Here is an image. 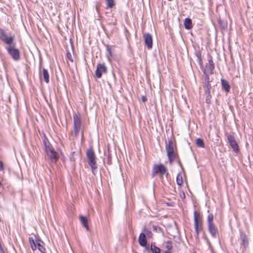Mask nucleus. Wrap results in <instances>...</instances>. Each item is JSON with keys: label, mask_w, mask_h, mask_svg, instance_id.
<instances>
[{"label": "nucleus", "mask_w": 253, "mask_h": 253, "mask_svg": "<svg viewBox=\"0 0 253 253\" xmlns=\"http://www.w3.org/2000/svg\"><path fill=\"white\" fill-rule=\"evenodd\" d=\"M107 69L104 64H98L97 65L95 75L98 78H101L102 73H107Z\"/></svg>", "instance_id": "10"}, {"label": "nucleus", "mask_w": 253, "mask_h": 253, "mask_svg": "<svg viewBox=\"0 0 253 253\" xmlns=\"http://www.w3.org/2000/svg\"><path fill=\"white\" fill-rule=\"evenodd\" d=\"M107 50L108 52L109 55L111 56V48L109 47L108 46L107 47Z\"/></svg>", "instance_id": "38"}, {"label": "nucleus", "mask_w": 253, "mask_h": 253, "mask_svg": "<svg viewBox=\"0 0 253 253\" xmlns=\"http://www.w3.org/2000/svg\"><path fill=\"white\" fill-rule=\"evenodd\" d=\"M178 164H179V165H180V167H182V165H181V164L180 161H178Z\"/></svg>", "instance_id": "42"}, {"label": "nucleus", "mask_w": 253, "mask_h": 253, "mask_svg": "<svg viewBox=\"0 0 253 253\" xmlns=\"http://www.w3.org/2000/svg\"><path fill=\"white\" fill-rule=\"evenodd\" d=\"M143 231L144 232V233L145 234L146 237L147 236L148 238H151L152 237V233L151 231L147 230L145 228H144Z\"/></svg>", "instance_id": "29"}, {"label": "nucleus", "mask_w": 253, "mask_h": 253, "mask_svg": "<svg viewBox=\"0 0 253 253\" xmlns=\"http://www.w3.org/2000/svg\"><path fill=\"white\" fill-rule=\"evenodd\" d=\"M42 75L44 82L46 83H49V74L48 71L45 68L42 69Z\"/></svg>", "instance_id": "23"}, {"label": "nucleus", "mask_w": 253, "mask_h": 253, "mask_svg": "<svg viewBox=\"0 0 253 253\" xmlns=\"http://www.w3.org/2000/svg\"><path fill=\"white\" fill-rule=\"evenodd\" d=\"M166 150L169 163L171 164L175 158V154L174 153V147L175 144L171 139H169L168 142H166Z\"/></svg>", "instance_id": "2"}, {"label": "nucleus", "mask_w": 253, "mask_h": 253, "mask_svg": "<svg viewBox=\"0 0 253 253\" xmlns=\"http://www.w3.org/2000/svg\"><path fill=\"white\" fill-rule=\"evenodd\" d=\"M240 239L241 240V247L242 249V251L244 252L246 249L249 247V238L246 234L242 231H240Z\"/></svg>", "instance_id": "7"}, {"label": "nucleus", "mask_w": 253, "mask_h": 253, "mask_svg": "<svg viewBox=\"0 0 253 253\" xmlns=\"http://www.w3.org/2000/svg\"><path fill=\"white\" fill-rule=\"evenodd\" d=\"M184 26L186 29L190 30L192 28V20L189 18H186L184 21Z\"/></svg>", "instance_id": "20"}, {"label": "nucleus", "mask_w": 253, "mask_h": 253, "mask_svg": "<svg viewBox=\"0 0 253 253\" xmlns=\"http://www.w3.org/2000/svg\"><path fill=\"white\" fill-rule=\"evenodd\" d=\"M196 144L198 147L201 148H205V143L203 140L202 138H198L196 139Z\"/></svg>", "instance_id": "26"}, {"label": "nucleus", "mask_w": 253, "mask_h": 253, "mask_svg": "<svg viewBox=\"0 0 253 253\" xmlns=\"http://www.w3.org/2000/svg\"><path fill=\"white\" fill-rule=\"evenodd\" d=\"M107 83H108V84L110 86H111V84H110V83H109V82H108Z\"/></svg>", "instance_id": "43"}, {"label": "nucleus", "mask_w": 253, "mask_h": 253, "mask_svg": "<svg viewBox=\"0 0 253 253\" xmlns=\"http://www.w3.org/2000/svg\"><path fill=\"white\" fill-rule=\"evenodd\" d=\"M176 183L179 186L181 185L183 183L182 178L180 174H178L176 176Z\"/></svg>", "instance_id": "27"}, {"label": "nucleus", "mask_w": 253, "mask_h": 253, "mask_svg": "<svg viewBox=\"0 0 253 253\" xmlns=\"http://www.w3.org/2000/svg\"><path fill=\"white\" fill-rule=\"evenodd\" d=\"M166 248L168 251L171 250L172 249V242L170 240H169L167 242Z\"/></svg>", "instance_id": "30"}, {"label": "nucleus", "mask_w": 253, "mask_h": 253, "mask_svg": "<svg viewBox=\"0 0 253 253\" xmlns=\"http://www.w3.org/2000/svg\"><path fill=\"white\" fill-rule=\"evenodd\" d=\"M0 39L7 46L5 49L10 57L14 61H18L20 59L19 50L15 47L14 42V35L11 33L7 34L3 29H0Z\"/></svg>", "instance_id": "1"}, {"label": "nucleus", "mask_w": 253, "mask_h": 253, "mask_svg": "<svg viewBox=\"0 0 253 253\" xmlns=\"http://www.w3.org/2000/svg\"><path fill=\"white\" fill-rule=\"evenodd\" d=\"M206 240H207V243H208V244L210 246V245H211V243H210V242L209 241V240H208V239L207 237H206Z\"/></svg>", "instance_id": "40"}, {"label": "nucleus", "mask_w": 253, "mask_h": 253, "mask_svg": "<svg viewBox=\"0 0 253 253\" xmlns=\"http://www.w3.org/2000/svg\"><path fill=\"white\" fill-rule=\"evenodd\" d=\"M49 159L52 162L55 163L58 159V155L54 150L46 153Z\"/></svg>", "instance_id": "14"}, {"label": "nucleus", "mask_w": 253, "mask_h": 253, "mask_svg": "<svg viewBox=\"0 0 253 253\" xmlns=\"http://www.w3.org/2000/svg\"><path fill=\"white\" fill-rule=\"evenodd\" d=\"M114 5H115L114 0H112V8L113 7V6Z\"/></svg>", "instance_id": "41"}, {"label": "nucleus", "mask_w": 253, "mask_h": 253, "mask_svg": "<svg viewBox=\"0 0 253 253\" xmlns=\"http://www.w3.org/2000/svg\"><path fill=\"white\" fill-rule=\"evenodd\" d=\"M199 215L196 211H194V229L196 233L195 237L196 239H199V235L200 232L203 229V224L199 220Z\"/></svg>", "instance_id": "5"}, {"label": "nucleus", "mask_w": 253, "mask_h": 253, "mask_svg": "<svg viewBox=\"0 0 253 253\" xmlns=\"http://www.w3.org/2000/svg\"><path fill=\"white\" fill-rule=\"evenodd\" d=\"M43 143L44 144V146L45 147V146H48L50 144H51L50 143V142H49L48 139L47 138V137L45 136V135H44V138L43 139Z\"/></svg>", "instance_id": "32"}, {"label": "nucleus", "mask_w": 253, "mask_h": 253, "mask_svg": "<svg viewBox=\"0 0 253 253\" xmlns=\"http://www.w3.org/2000/svg\"><path fill=\"white\" fill-rule=\"evenodd\" d=\"M78 159H81V155L79 153H75V152H71L70 156V160L73 166L75 165V161Z\"/></svg>", "instance_id": "17"}, {"label": "nucleus", "mask_w": 253, "mask_h": 253, "mask_svg": "<svg viewBox=\"0 0 253 253\" xmlns=\"http://www.w3.org/2000/svg\"><path fill=\"white\" fill-rule=\"evenodd\" d=\"M204 87L206 88L205 94L206 95V102L210 105L211 103V84H205Z\"/></svg>", "instance_id": "12"}, {"label": "nucleus", "mask_w": 253, "mask_h": 253, "mask_svg": "<svg viewBox=\"0 0 253 253\" xmlns=\"http://www.w3.org/2000/svg\"><path fill=\"white\" fill-rule=\"evenodd\" d=\"M145 44L148 49H151L153 46L152 37L149 33H145L143 35Z\"/></svg>", "instance_id": "13"}, {"label": "nucleus", "mask_w": 253, "mask_h": 253, "mask_svg": "<svg viewBox=\"0 0 253 253\" xmlns=\"http://www.w3.org/2000/svg\"><path fill=\"white\" fill-rule=\"evenodd\" d=\"M204 74L205 75V84H211L210 82H211V81L210 80V75L211 74L210 73H208V72H204Z\"/></svg>", "instance_id": "25"}, {"label": "nucleus", "mask_w": 253, "mask_h": 253, "mask_svg": "<svg viewBox=\"0 0 253 253\" xmlns=\"http://www.w3.org/2000/svg\"><path fill=\"white\" fill-rule=\"evenodd\" d=\"M109 144L108 145V162H110V154H109Z\"/></svg>", "instance_id": "39"}, {"label": "nucleus", "mask_w": 253, "mask_h": 253, "mask_svg": "<svg viewBox=\"0 0 253 253\" xmlns=\"http://www.w3.org/2000/svg\"><path fill=\"white\" fill-rule=\"evenodd\" d=\"M138 241L141 246L145 247L148 252H150L149 245H147V240L145 236V234L141 233L139 234Z\"/></svg>", "instance_id": "9"}, {"label": "nucleus", "mask_w": 253, "mask_h": 253, "mask_svg": "<svg viewBox=\"0 0 253 253\" xmlns=\"http://www.w3.org/2000/svg\"><path fill=\"white\" fill-rule=\"evenodd\" d=\"M73 120L75 135V137H77L79 136L81 129V121L80 117L77 114H74L73 115Z\"/></svg>", "instance_id": "6"}, {"label": "nucleus", "mask_w": 253, "mask_h": 253, "mask_svg": "<svg viewBox=\"0 0 253 253\" xmlns=\"http://www.w3.org/2000/svg\"><path fill=\"white\" fill-rule=\"evenodd\" d=\"M208 230L212 237L215 238L218 233V230L214 223L208 224Z\"/></svg>", "instance_id": "15"}, {"label": "nucleus", "mask_w": 253, "mask_h": 253, "mask_svg": "<svg viewBox=\"0 0 253 253\" xmlns=\"http://www.w3.org/2000/svg\"><path fill=\"white\" fill-rule=\"evenodd\" d=\"M221 82L222 87L225 90L226 92H228L230 91L231 86L227 81L225 79H221Z\"/></svg>", "instance_id": "19"}, {"label": "nucleus", "mask_w": 253, "mask_h": 253, "mask_svg": "<svg viewBox=\"0 0 253 253\" xmlns=\"http://www.w3.org/2000/svg\"><path fill=\"white\" fill-rule=\"evenodd\" d=\"M195 55L197 57V62L200 66L201 68H203V66L201 52L200 51H196L195 53Z\"/></svg>", "instance_id": "21"}, {"label": "nucleus", "mask_w": 253, "mask_h": 253, "mask_svg": "<svg viewBox=\"0 0 253 253\" xmlns=\"http://www.w3.org/2000/svg\"><path fill=\"white\" fill-rule=\"evenodd\" d=\"M106 8L108 9L109 8H111V0H106Z\"/></svg>", "instance_id": "35"}, {"label": "nucleus", "mask_w": 253, "mask_h": 253, "mask_svg": "<svg viewBox=\"0 0 253 253\" xmlns=\"http://www.w3.org/2000/svg\"><path fill=\"white\" fill-rule=\"evenodd\" d=\"M29 241L32 249L35 251L37 249V244L32 237L29 238Z\"/></svg>", "instance_id": "24"}, {"label": "nucleus", "mask_w": 253, "mask_h": 253, "mask_svg": "<svg viewBox=\"0 0 253 253\" xmlns=\"http://www.w3.org/2000/svg\"><path fill=\"white\" fill-rule=\"evenodd\" d=\"M86 157L88 160V164L90 166L92 172L94 174V170L97 169V165L94 152L92 148H90L87 150Z\"/></svg>", "instance_id": "3"}, {"label": "nucleus", "mask_w": 253, "mask_h": 253, "mask_svg": "<svg viewBox=\"0 0 253 253\" xmlns=\"http://www.w3.org/2000/svg\"><path fill=\"white\" fill-rule=\"evenodd\" d=\"M44 148L46 153H49L51 151L54 150L51 144H50L48 146L44 147Z\"/></svg>", "instance_id": "31"}, {"label": "nucleus", "mask_w": 253, "mask_h": 253, "mask_svg": "<svg viewBox=\"0 0 253 253\" xmlns=\"http://www.w3.org/2000/svg\"><path fill=\"white\" fill-rule=\"evenodd\" d=\"M150 251L153 253H160L161 252V249L156 246L155 243H151L150 246Z\"/></svg>", "instance_id": "22"}, {"label": "nucleus", "mask_w": 253, "mask_h": 253, "mask_svg": "<svg viewBox=\"0 0 253 253\" xmlns=\"http://www.w3.org/2000/svg\"><path fill=\"white\" fill-rule=\"evenodd\" d=\"M79 219L83 226L85 227L87 231L89 230L88 220L87 218L85 216H83V215H80L79 216Z\"/></svg>", "instance_id": "18"}, {"label": "nucleus", "mask_w": 253, "mask_h": 253, "mask_svg": "<svg viewBox=\"0 0 253 253\" xmlns=\"http://www.w3.org/2000/svg\"><path fill=\"white\" fill-rule=\"evenodd\" d=\"M36 242L37 243V247H38L39 250L42 253H44L45 252V249L43 247L44 243L37 237H36Z\"/></svg>", "instance_id": "16"}, {"label": "nucleus", "mask_w": 253, "mask_h": 253, "mask_svg": "<svg viewBox=\"0 0 253 253\" xmlns=\"http://www.w3.org/2000/svg\"><path fill=\"white\" fill-rule=\"evenodd\" d=\"M3 169V163H2V162L0 160V170H2Z\"/></svg>", "instance_id": "37"}, {"label": "nucleus", "mask_w": 253, "mask_h": 253, "mask_svg": "<svg viewBox=\"0 0 253 253\" xmlns=\"http://www.w3.org/2000/svg\"><path fill=\"white\" fill-rule=\"evenodd\" d=\"M227 140L233 150L238 153L239 152V147L235 140L234 137L231 135H228L227 136Z\"/></svg>", "instance_id": "8"}, {"label": "nucleus", "mask_w": 253, "mask_h": 253, "mask_svg": "<svg viewBox=\"0 0 253 253\" xmlns=\"http://www.w3.org/2000/svg\"><path fill=\"white\" fill-rule=\"evenodd\" d=\"M209 64L206 65V68L203 72H207L208 73L213 74L214 69V64L212 58L211 56L208 59Z\"/></svg>", "instance_id": "11"}, {"label": "nucleus", "mask_w": 253, "mask_h": 253, "mask_svg": "<svg viewBox=\"0 0 253 253\" xmlns=\"http://www.w3.org/2000/svg\"><path fill=\"white\" fill-rule=\"evenodd\" d=\"M141 99H142V101L144 103L147 101V98L145 96H142Z\"/></svg>", "instance_id": "36"}, {"label": "nucleus", "mask_w": 253, "mask_h": 253, "mask_svg": "<svg viewBox=\"0 0 253 253\" xmlns=\"http://www.w3.org/2000/svg\"><path fill=\"white\" fill-rule=\"evenodd\" d=\"M67 57L72 62H73V59L72 58V55L69 52H68L67 53Z\"/></svg>", "instance_id": "34"}, {"label": "nucleus", "mask_w": 253, "mask_h": 253, "mask_svg": "<svg viewBox=\"0 0 253 253\" xmlns=\"http://www.w3.org/2000/svg\"><path fill=\"white\" fill-rule=\"evenodd\" d=\"M167 168L162 164L159 165H155L152 170V176L154 177L157 174H160V178H163V176L166 173L168 175L169 173L167 172Z\"/></svg>", "instance_id": "4"}, {"label": "nucleus", "mask_w": 253, "mask_h": 253, "mask_svg": "<svg viewBox=\"0 0 253 253\" xmlns=\"http://www.w3.org/2000/svg\"><path fill=\"white\" fill-rule=\"evenodd\" d=\"M153 229L156 232L161 233L162 232V228L158 226H153Z\"/></svg>", "instance_id": "33"}, {"label": "nucleus", "mask_w": 253, "mask_h": 253, "mask_svg": "<svg viewBox=\"0 0 253 253\" xmlns=\"http://www.w3.org/2000/svg\"><path fill=\"white\" fill-rule=\"evenodd\" d=\"M213 220V214L212 213L209 214V215L208 216V219H207L208 224L214 223Z\"/></svg>", "instance_id": "28"}]
</instances>
